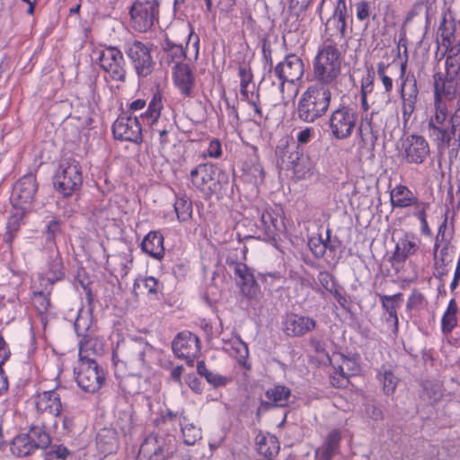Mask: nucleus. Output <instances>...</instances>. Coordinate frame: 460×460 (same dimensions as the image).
I'll return each mask as SVG.
<instances>
[{"label":"nucleus","instance_id":"obj_23","mask_svg":"<svg viewBox=\"0 0 460 460\" xmlns=\"http://www.w3.org/2000/svg\"><path fill=\"white\" fill-rule=\"evenodd\" d=\"M281 324L283 332L288 336L301 337L314 330L316 322L309 316L290 313L286 314Z\"/></svg>","mask_w":460,"mask_h":460},{"label":"nucleus","instance_id":"obj_41","mask_svg":"<svg viewBox=\"0 0 460 460\" xmlns=\"http://www.w3.org/2000/svg\"><path fill=\"white\" fill-rule=\"evenodd\" d=\"M421 394L420 396L429 401V402H438L442 396V387L438 382L426 380L421 383Z\"/></svg>","mask_w":460,"mask_h":460},{"label":"nucleus","instance_id":"obj_11","mask_svg":"<svg viewBox=\"0 0 460 460\" xmlns=\"http://www.w3.org/2000/svg\"><path fill=\"white\" fill-rule=\"evenodd\" d=\"M98 61L101 68L110 78L119 83H125L127 65L122 51L111 45H104L99 51Z\"/></svg>","mask_w":460,"mask_h":460},{"label":"nucleus","instance_id":"obj_4","mask_svg":"<svg viewBox=\"0 0 460 460\" xmlns=\"http://www.w3.org/2000/svg\"><path fill=\"white\" fill-rule=\"evenodd\" d=\"M190 179L196 189L210 195L219 192L229 181L226 172L209 163L200 164L192 169Z\"/></svg>","mask_w":460,"mask_h":460},{"label":"nucleus","instance_id":"obj_6","mask_svg":"<svg viewBox=\"0 0 460 460\" xmlns=\"http://www.w3.org/2000/svg\"><path fill=\"white\" fill-rule=\"evenodd\" d=\"M83 182L81 166L75 158L67 157L60 161L54 176V187L64 197L72 195Z\"/></svg>","mask_w":460,"mask_h":460},{"label":"nucleus","instance_id":"obj_54","mask_svg":"<svg viewBox=\"0 0 460 460\" xmlns=\"http://www.w3.org/2000/svg\"><path fill=\"white\" fill-rule=\"evenodd\" d=\"M375 72L373 68H367V74L363 76L360 85V93L369 94L374 89Z\"/></svg>","mask_w":460,"mask_h":460},{"label":"nucleus","instance_id":"obj_45","mask_svg":"<svg viewBox=\"0 0 460 460\" xmlns=\"http://www.w3.org/2000/svg\"><path fill=\"white\" fill-rule=\"evenodd\" d=\"M330 230L326 232V239H324L325 254L327 256L328 262L336 264L340 256L337 255V252L341 247V241L337 236H331Z\"/></svg>","mask_w":460,"mask_h":460},{"label":"nucleus","instance_id":"obj_12","mask_svg":"<svg viewBox=\"0 0 460 460\" xmlns=\"http://www.w3.org/2000/svg\"><path fill=\"white\" fill-rule=\"evenodd\" d=\"M400 80L402 120L406 124L415 111L419 95L415 75L412 73L406 74V62L401 64Z\"/></svg>","mask_w":460,"mask_h":460},{"label":"nucleus","instance_id":"obj_55","mask_svg":"<svg viewBox=\"0 0 460 460\" xmlns=\"http://www.w3.org/2000/svg\"><path fill=\"white\" fill-rule=\"evenodd\" d=\"M247 174L250 177V180L255 184L261 182L264 179V171L261 164L259 163L252 162L247 169Z\"/></svg>","mask_w":460,"mask_h":460},{"label":"nucleus","instance_id":"obj_51","mask_svg":"<svg viewBox=\"0 0 460 460\" xmlns=\"http://www.w3.org/2000/svg\"><path fill=\"white\" fill-rule=\"evenodd\" d=\"M74 326L79 337L83 338L84 335L91 333V323L89 322V317L87 314L84 316L82 312L79 313Z\"/></svg>","mask_w":460,"mask_h":460},{"label":"nucleus","instance_id":"obj_16","mask_svg":"<svg viewBox=\"0 0 460 460\" xmlns=\"http://www.w3.org/2000/svg\"><path fill=\"white\" fill-rule=\"evenodd\" d=\"M152 352L153 347L141 338L128 341L122 348L125 365L140 371L146 367V357Z\"/></svg>","mask_w":460,"mask_h":460},{"label":"nucleus","instance_id":"obj_20","mask_svg":"<svg viewBox=\"0 0 460 460\" xmlns=\"http://www.w3.org/2000/svg\"><path fill=\"white\" fill-rule=\"evenodd\" d=\"M226 263L229 269L233 270L242 293L250 298L255 297L259 287L252 270L240 261L226 260Z\"/></svg>","mask_w":460,"mask_h":460},{"label":"nucleus","instance_id":"obj_18","mask_svg":"<svg viewBox=\"0 0 460 460\" xmlns=\"http://www.w3.org/2000/svg\"><path fill=\"white\" fill-rule=\"evenodd\" d=\"M174 355L188 363H192L199 354V339L190 332H182L176 335L172 343Z\"/></svg>","mask_w":460,"mask_h":460},{"label":"nucleus","instance_id":"obj_30","mask_svg":"<svg viewBox=\"0 0 460 460\" xmlns=\"http://www.w3.org/2000/svg\"><path fill=\"white\" fill-rule=\"evenodd\" d=\"M141 249L151 257L161 260L164 256L163 234L157 231L148 233L141 243Z\"/></svg>","mask_w":460,"mask_h":460},{"label":"nucleus","instance_id":"obj_17","mask_svg":"<svg viewBox=\"0 0 460 460\" xmlns=\"http://www.w3.org/2000/svg\"><path fill=\"white\" fill-rule=\"evenodd\" d=\"M179 420L183 442L186 445L192 446L201 438V430L185 415L184 410L172 411L168 410L158 420L159 423L168 425L175 420Z\"/></svg>","mask_w":460,"mask_h":460},{"label":"nucleus","instance_id":"obj_38","mask_svg":"<svg viewBox=\"0 0 460 460\" xmlns=\"http://www.w3.org/2000/svg\"><path fill=\"white\" fill-rule=\"evenodd\" d=\"M346 30L341 29H324V31L322 35L323 43L322 47H332L335 49H339V47L342 48L343 45L347 46V41L345 40Z\"/></svg>","mask_w":460,"mask_h":460},{"label":"nucleus","instance_id":"obj_35","mask_svg":"<svg viewBox=\"0 0 460 460\" xmlns=\"http://www.w3.org/2000/svg\"><path fill=\"white\" fill-rule=\"evenodd\" d=\"M347 6L345 0H338L333 14L324 23V29L346 30Z\"/></svg>","mask_w":460,"mask_h":460},{"label":"nucleus","instance_id":"obj_50","mask_svg":"<svg viewBox=\"0 0 460 460\" xmlns=\"http://www.w3.org/2000/svg\"><path fill=\"white\" fill-rule=\"evenodd\" d=\"M350 373L344 371V365H339L334 367V373L331 376V383L335 387H344L348 383V376Z\"/></svg>","mask_w":460,"mask_h":460},{"label":"nucleus","instance_id":"obj_32","mask_svg":"<svg viewBox=\"0 0 460 460\" xmlns=\"http://www.w3.org/2000/svg\"><path fill=\"white\" fill-rule=\"evenodd\" d=\"M391 205L393 208H407L411 205H419L418 199L412 191L404 185L395 186L390 193Z\"/></svg>","mask_w":460,"mask_h":460},{"label":"nucleus","instance_id":"obj_61","mask_svg":"<svg viewBox=\"0 0 460 460\" xmlns=\"http://www.w3.org/2000/svg\"><path fill=\"white\" fill-rule=\"evenodd\" d=\"M147 108H149V110L153 111V112L160 117L163 108L162 96L160 93H157L153 95Z\"/></svg>","mask_w":460,"mask_h":460},{"label":"nucleus","instance_id":"obj_62","mask_svg":"<svg viewBox=\"0 0 460 460\" xmlns=\"http://www.w3.org/2000/svg\"><path fill=\"white\" fill-rule=\"evenodd\" d=\"M60 231V224L58 220H51L49 222L47 226V240L49 242H54L55 235L57 233Z\"/></svg>","mask_w":460,"mask_h":460},{"label":"nucleus","instance_id":"obj_47","mask_svg":"<svg viewBox=\"0 0 460 460\" xmlns=\"http://www.w3.org/2000/svg\"><path fill=\"white\" fill-rule=\"evenodd\" d=\"M270 78L272 80V85L276 86L279 90L282 102H286L296 95L297 91L295 89V83H290L284 79H276L275 77Z\"/></svg>","mask_w":460,"mask_h":460},{"label":"nucleus","instance_id":"obj_37","mask_svg":"<svg viewBox=\"0 0 460 460\" xmlns=\"http://www.w3.org/2000/svg\"><path fill=\"white\" fill-rule=\"evenodd\" d=\"M376 379L382 385L385 394L391 395L395 392L399 379L391 369L382 366L377 371Z\"/></svg>","mask_w":460,"mask_h":460},{"label":"nucleus","instance_id":"obj_29","mask_svg":"<svg viewBox=\"0 0 460 460\" xmlns=\"http://www.w3.org/2000/svg\"><path fill=\"white\" fill-rule=\"evenodd\" d=\"M341 433L337 429L332 430L326 437L323 445L315 450L317 460H332L340 452Z\"/></svg>","mask_w":460,"mask_h":460},{"label":"nucleus","instance_id":"obj_53","mask_svg":"<svg viewBox=\"0 0 460 460\" xmlns=\"http://www.w3.org/2000/svg\"><path fill=\"white\" fill-rule=\"evenodd\" d=\"M317 279L322 287L328 292L333 293L336 289V281L334 277L328 271H320Z\"/></svg>","mask_w":460,"mask_h":460},{"label":"nucleus","instance_id":"obj_28","mask_svg":"<svg viewBox=\"0 0 460 460\" xmlns=\"http://www.w3.org/2000/svg\"><path fill=\"white\" fill-rule=\"evenodd\" d=\"M161 49L162 64L172 66L184 64L186 51L182 44L175 43L166 36L161 44Z\"/></svg>","mask_w":460,"mask_h":460},{"label":"nucleus","instance_id":"obj_13","mask_svg":"<svg viewBox=\"0 0 460 460\" xmlns=\"http://www.w3.org/2000/svg\"><path fill=\"white\" fill-rule=\"evenodd\" d=\"M456 22L451 13H445L438 28V35L441 37V44L446 48L447 58L445 62V72L442 75L447 76V68L450 59H456L459 63L460 74V45L454 44Z\"/></svg>","mask_w":460,"mask_h":460},{"label":"nucleus","instance_id":"obj_63","mask_svg":"<svg viewBox=\"0 0 460 460\" xmlns=\"http://www.w3.org/2000/svg\"><path fill=\"white\" fill-rule=\"evenodd\" d=\"M62 427L66 433L73 431L75 428V418L70 412L65 411L62 415Z\"/></svg>","mask_w":460,"mask_h":460},{"label":"nucleus","instance_id":"obj_42","mask_svg":"<svg viewBox=\"0 0 460 460\" xmlns=\"http://www.w3.org/2000/svg\"><path fill=\"white\" fill-rule=\"evenodd\" d=\"M457 305L455 299H451L441 320V329L444 333H450L456 325Z\"/></svg>","mask_w":460,"mask_h":460},{"label":"nucleus","instance_id":"obj_24","mask_svg":"<svg viewBox=\"0 0 460 460\" xmlns=\"http://www.w3.org/2000/svg\"><path fill=\"white\" fill-rule=\"evenodd\" d=\"M38 414H49L58 417L63 411L60 395L56 390L38 393L33 397Z\"/></svg>","mask_w":460,"mask_h":460},{"label":"nucleus","instance_id":"obj_15","mask_svg":"<svg viewBox=\"0 0 460 460\" xmlns=\"http://www.w3.org/2000/svg\"><path fill=\"white\" fill-rule=\"evenodd\" d=\"M115 139L139 144L143 140L139 119L128 112L120 114L112 125Z\"/></svg>","mask_w":460,"mask_h":460},{"label":"nucleus","instance_id":"obj_64","mask_svg":"<svg viewBox=\"0 0 460 460\" xmlns=\"http://www.w3.org/2000/svg\"><path fill=\"white\" fill-rule=\"evenodd\" d=\"M311 2L312 0H290L289 8L292 11L299 13L306 10Z\"/></svg>","mask_w":460,"mask_h":460},{"label":"nucleus","instance_id":"obj_39","mask_svg":"<svg viewBox=\"0 0 460 460\" xmlns=\"http://www.w3.org/2000/svg\"><path fill=\"white\" fill-rule=\"evenodd\" d=\"M197 371L199 376H204L207 382L214 387H223L230 382V378L208 370L203 360L198 362Z\"/></svg>","mask_w":460,"mask_h":460},{"label":"nucleus","instance_id":"obj_40","mask_svg":"<svg viewBox=\"0 0 460 460\" xmlns=\"http://www.w3.org/2000/svg\"><path fill=\"white\" fill-rule=\"evenodd\" d=\"M258 451L264 456L263 459H271L278 455L279 445L275 436L262 437L257 442Z\"/></svg>","mask_w":460,"mask_h":460},{"label":"nucleus","instance_id":"obj_14","mask_svg":"<svg viewBox=\"0 0 460 460\" xmlns=\"http://www.w3.org/2000/svg\"><path fill=\"white\" fill-rule=\"evenodd\" d=\"M38 190L36 177L32 173L26 174L19 179L13 188L11 201L13 207L26 211L33 204Z\"/></svg>","mask_w":460,"mask_h":460},{"label":"nucleus","instance_id":"obj_1","mask_svg":"<svg viewBox=\"0 0 460 460\" xmlns=\"http://www.w3.org/2000/svg\"><path fill=\"white\" fill-rule=\"evenodd\" d=\"M448 64L447 76L442 75V72L433 75L435 114L429 118L428 132L438 146H449L456 135L460 136V108L447 118V104L442 101L443 98L452 100L460 93L457 58L450 59Z\"/></svg>","mask_w":460,"mask_h":460},{"label":"nucleus","instance_id":"obj_36","mask_svg":"<svg viewBox=\"0 0 460 460\" xmlns=\"http://www.w3.org/2000/svg\"><path fill=\"white\" fill-rule=\"evenodd\" d=\"M417 249L418 244L413 239L411 240L407 236L400 238L395 245L393 258L397 262H404Z\"/></svg>","mask_w":460,"mask_h":460},{"label":"nucleus","instance_id":"obj_52","mask_svg":"<svg viewBox=\"0 0 460 460\" xmlns=\"http://www.w3.org/2000/svg\"><path fill=\"white\" fill-rule=\"evenodd\" d=\"M117 425L124 436L130 435L134 429L132 414L128 412H123L117 420Z\"/></svg>","mask_w":460,"mask_h":460},{"label":"nucleus","instance_id":"obj_7","mask_svg":"<svg viewBox=\"0 0 460 460\" xmlns=\"http://www.w3.org/2000/svg\"><path fill=\"white\" fill-rule=\"evenodd\" d=\"M50 444V437L44 427L32 426L25 433H21L12 440L10 449L18 457L27 456L36 449L47 448Z\"/></svg>","mask_w":460,"mask_h":460},{"label":"nucleus","instance_id":"obj_21","mask_svg":"<svg viewBox=\"0 0 460 460\" xmlns=\"http://www.w3.org/2000/svg\"><path fill=\"white\" fill-rule=\"evenodd\" d=\"M403 157L409 164H420L429 155L428 141L419 135L408 136L402 144Z\"/></svg>","mask_w":460,"mask_h":460},{"label":"nucleus","instance_id":"obj_49","mask_svg":"<svg viewBox=\"0 0 460 460\" xmlns=\"http://www.w3.org/2000/svg\"><path fill=\"white\" fill-rule=\"evenodd\" d=\"M308 246L316 258H323L325 255L324 239L320 235L311 236L308 240Z\"/></svg>","mask_w":460,"mask_h":460},{"label":"nucleus","instance_id":"obj_34","mask_svg":"<svg viewBox=\"0 0 460 460\" xmlns=\"http://www.w3.org/2000/svg\"><path fill=\"white\" fill-rule=\"evenodd\" d=\"M43 275V279H46L49 284H54L64 278L63 262L58 252L49 256L48 268Z\"/></svg>","mask_w":460,"mask_h":460},{"label":"nucleus","instance_id":"obj_31","mask_svg":"<svg viewBox=\"0 0 460 460\" xmlns=\"http://www.w3.org/2000/svg\"><path fill=\"white\" fill-rule=\"evenodd\" d=\"M98 449L103 455H110L117 452L119 448V438L116 429L111 428L102 429L96 436Z\"/></svg>","mask_w":460,"mask_h":460},{"label":"nucleus","instance_id":"obj_44","mask_svg":"<svg viewBox=\"0 0 460 460\" xmlns=\"http://www.w3.org/2000/svg\"><path fill=\"white\" fill-rule=\"evenodd\" d=\"M380 299L382 302V306L387 313L390 314L391 318L396 320L397 308L400 307L402 303V294L397 293L393 296L388 295H380Z\"/></svg>","mask_w":460,"mask_h":460},{"label":"nucleus","instance_id":"obj_33","mask_svg":"<svg viewBox=\"0 0 460 460\" xmlns=\"http://www.w3.org/2000/svg\"><path fill=\"white\" fill-rule=\"evenodd\" d=\"M103 351V342L92 333L84 335L79 341V360L92 358L91 355H99Z\"/></svg>","mask_w":460,"mask_h":460},{"label":"nucleus","instance_id":"obj_56","mask_svg":"<svg viewBox=\"0 0 460 460\" xmlns=\"http://www.w3.org/2000/svg\"><path fill=\"white\" fill-rule=\"evenodd\" d=\"M238 75L240 77V88H245L246 86H250L253 75L248 66H240L238 68Z\"/></svg>","mask_w":460,"mask_h":460},{"label":"nucleus","instance_id":"obj_19","mask_svg":"<svg viewBox=\"0 0 460 460\" xmlns=\"http://www.w3.org/2000/svg\"><path fill=\"white\" fill-rule=\"evenodd\" d=\"M304 71L303 60L298 56L290 54L274 66L272 77L296 83L302 78Z\"/></svg>","mask_w":460,"mask_h":460},{"label":"nucleus","instance_id":"obj_8","mask_svg":"<svg viewBox=\"0 0 460 460\" xmlns=\"http://www.w3.org/2000/svg\"><path fill=\"white\" fill-rule=\"evenodd\" d=\"M358 120L357 110L349 104H341L333 110L329 117V128L332 136L337 140L349 138Z\"/></svg>","mask_w":460,"mask_h":460},{"label":"nucleus","instance_id":"obj_58","mask_svg":"<svg viewBox=\"0 0 460 460\" xmlns=\"http://www.w3.org/2000/svg\"><path fill=\"white\" fill-rule=\"evenodd\" d=\"M356 14L359 21H365L370 14V4L368 2L360 1L356 4Z\"/></svg>","mask_w":460,"mask_h":460},{"label":"nucleus","instance_id":"obj_2","mask_svg":"<svg viewBox=\"0 0 460 460\" xmlns=\"http://www.w3.org/2000/svg\"><path fill=\"white\" fill-rule=\"evenodd\" d=\"M332 100L330 87L312 84L298 99L296 113L305 123H314L323 117L329 110Z\"/></svg>","mask_w":460,"mask_h":460},{"label":"nucleus","instance_id":"obj_22","mask_svg":"<svg viewBox=\"0 0 460 460\" xmlns=\"http://www.w3.org/2000/svg\"><path fill=\"white\" fill-rule=\"evenodd\" d=\"M265 396L267 400H261L257 408V416L265 413L272 408H282L288 406L291 396V391L285 385H278L267 389Z\"/></svg>","mask_w":460,"mask_h":460},{"label":"nucleus","instance_id":"obj_3","mask_svg":"<svg viewBox=\"0 0 460 460\" xmlns=\"http://www.w3.org/2000/svg\"><path fill=\"white\" fill-rule=\"evenodd\" d=\"M342 52L332 47H319L314 59V84L330 87L341 75Z\"/></svg>","mask_w":460,"mask_h":460},{"label":"nucleus","instance_id":"obj_48","mask_svg":"<svg viewBox=\"0 0 460 460\" xmlns=\"http://www.w3.org/2000/svg\"><path fill=\"white\" fill-rule=\"evenodd\" d=\"M174 210L180 221H187L191 217L192 203L187 197L177 198L174 202Z\"/></svg>","mask_w":460,"mask_h":460},{"label":"nucleus","instance_id":"obj_46","mask_svg":"<svg viewBox=\"0 0 460 460\" xmlns=\"http://www.w3.org/2000/svg\"><path fill=\"white\" fill-rule=\"evenodd\" d=\"M313 169V162L309 156L301 154L299 160L296 162L294 167H291L290 170L293 171L297 178L304 179L312 174Z\"/></svg>","mask_w":460,"mask_h":460},{"label":"nucleus","instance_id":"obj_10","mask_svg":"<svg viewBox=\"0 0 460 460\" xmlns=\"http://www.w3.org/2000/svg\"><path fill=\"white\" fill-rule=\"evenodd\" d=\"M75 375L78 386L86 393L97 392L105 381L103 368L93 358L79 360Z\"/></svg>","mask_w":460,"mask_h":460},{"label":"nucleus","instance_id":"obj_5","mask_svg":"<svg viewBox=\"0 0 460 460\" xmlns=\"http://www.w3.org/2000/svg\"><path fill=\"white\" fill-rule=\"evenodd\" d=\"M153 44L136 39L125 41L123 50L138 77H147L154 71L155 62L151 55Z\"/></svg>","mask_w":460,"mask_h":460},{"label":"nucleus","instance_id":"obj_26","mask_svg":"<svg viewBox=\"0 0 460 460\" xmlns=\"http://www.w3.org/2000/svg\"><path fill=\"white\" fill-rule=\"evenodd\" d=\"M260 218L255 223L256 227L261 232L260 237L264 239H275L280 231L281 222L279 216L272 209L265 208L261 212L258 211Z\"/></svg>","mask_w":460,"mask_h":460},{"label":"nucleus","instance_id":"obj_27","mask_svg":"<svg viewBox=\"0 0 460 460\" xmlns=\"http://www.w3.org/2000/svg\"><path fill=\"white\" fill-rule=\"evenodd\" d=\"M172 69L173 83L180 93L186 97L191 96L195 85V76L190 66L184 63L173 66Z\"/></svg>","mask_w":460,"mask_h":460},{"label":"nucleus","instance_id":"obj_57","mask_svg":"<svg viewBox=\"0 0 460 460\" xmlns=\"http://www.w3.org/2000/svg\"><path fill=\"white\" fill-rule=\"evenodd\" d=\"M207 155L210 158L217 159L222 155V146L218 139L210 140L207 148Z\"/></svg>","mask_w":460,"mask_h":460},{"label":"nucleus","instance_id":"obj_59","mask_svg":"<svg viewBox=\"0 0 460 460\" xmlns=\"http://www.w3.org/2000/svg\"><path fill=\"white\" fill-rule=\"evenodd\" d=\"M144 288L149 295H156L159 291L158 280L154 277H147L142 279Z\"/></svg>","mask_w":460,"mask_h":460},{"label":"nucleus","instance_id":"obj_9","mask_svg":"<svg viewBox=\"0 0 460 460\" xmlns=\"http://www.w3.org/2000/svg\"><path fill=\"white\" fill-rule=\"evenodd\" d=\"M159 0H135L129 8L131 27L138 32H146L159 18Z\"/></svg>","mask_w":460,"mask_h":460},{"label":"nucleus","instance_id":"obj_60","mask_svg":"<svg viewBox=\"0 0 460 460\" xmlns=\"http://www.w3.org/2000/svg\"><path fill=\"white\" fill-rule=\"evenodd\" d=\"M314 128H305L300 130L296 135V145H305L309 143L314 136Z\"/></svg>","mask_w":460,"mask_h":460},{"label":"nucleus","instance_id":"obj_43","mask_svg":"<svg viewBox=\"0 0 460 460\" xmlns=\"http://www.w3.org/2000/svg\"><path fill=\"white\" fill-rule=\"evenodd\" d=\"M24 212L15 213L9 217L6 223V232L4 236V240L7 244H11L15 238L22 225Z\"/></svg>","mask_w":460,"mask_h":460},{"label":"nucleus","instance_id":"obj_25","mask_svg":"<svg viewBox=\"0 0 460 460\" xmlns=\"http://www.w3.org/2000/svg\"><path fill=\"white\" fill-rule=\"evenodd\" d=\"M302 153L299 146L295 142H290L288 138L281 139L275 149L277 164L284 170H290Z\"/></svg>","mask_w":460,"mask_h":460}]
</instances>
